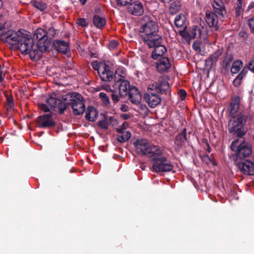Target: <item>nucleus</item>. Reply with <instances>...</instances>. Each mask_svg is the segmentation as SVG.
<instances>
[{"label":"nucleus","instance_id":"nucleus-21","mask_svg":"<svg viewBox=\"0 0 254 254\" xmlns=\"http://www.w3.org/2000/svg\"><path fill=\"white\" fill-rule=\"evenodd\" d=\"M128 96L129 100L132 103L135 105H138L140 104L141 100V96L135 87L132 86L130 89H129Z\"/></svg>","mask_w":254,"mask_h":254},{"label":"nucleus","instance_id":"nucleus-11","mask_svg":"<svg viewBox=\"0 0 254 254\" xmlns=\"http://www.w3.org/2000/svg\"><path fill=\"white\" fill-rule=\"evenodd\" d=\"M47 103L54 109H57L60 114L64 113L66 109V105L61 99L56 98L55 95L50 96L47 99Z\"/></svg>","mask_w":254,"mask_h":254},{"label":"nucleus","instance_id":"nucleus-18","mask_svg":"<svg viewBox=\"0 0 254 254\" xmlns=\"http://www.w3.org/2000/svg\"><path fill=\"white\" fill-rule=\"evenodd\" d=\"M224 0H213L212 6L214 12L223 17L226 13Z\"/></svg>","mask_w":254,"mask_h":254},{"label":"nucleus","instance_id":"nucleus-19","mask_svg":"<svg viewBox=\"0 0 254 254\" xmlns=\"http://www.w3.org/2000/svg\"><path fill=\"white\" fill-rule=\"evenodd\" d=\"M98 74L102 80L104 81H110L113 78V72L110 69L109 66L106 64L104 67L101 66Z\"/></svg>","mask_w":254,"mask_h":254},{"label":"nucleus","instance_id":"nucleus-2","mask_svg":"<svg viewBox=\"0 0 254 254\" xmlns=\"http://www.w3.org/2000/svg\"><path fill=\"white\" fill-rule=\"evenodd\" d=\"M159 92L162 94L170 95V88L166 77H162L159 79L158 82L149 84L147 88V92L144 95L145 101L151 108H154L161 102V97L155 93Z\"/></svg>","mask_w":254,"mask_h":254},{"label":"nucleus","instance_id":"nucleus-27","mask_svg":"<svg viewBox=\"0 0 254 254\" xmlns=\"http://www.w3.org/2000/svg\"><path fill=\"white\" fill-rule=\"evenodd\" d=\"M116 130L120 133L117 136V139L120 142H125L127 141L131 137V133L128 131H122V129H117Z\"/></svg>","mask_w":254,"mask_h":254},{"label":"nucleus","instance_id":"nucleus-4","mask_svg":"<svg viewBox=\"0 0 254 254\" xmlns=\"http://www.w3.org/2000/svg\"><path fill=\"white\" fill-rule=\"evenodd\" d=\"M135 152L140 156H147L149 159L151 156L161 148L160 147L151 144L146 139L139 138L135 140L133 143Z\"/></svg>","mask_w":254,"mask_h":254},{"label":"nucleus","instance_id":"nucleus-8","mask_svg":"<svg viewBox=\"0 0 254 254\" xmlns=\"http://www.w3.org/2000/svg\"><path fill=\"white\" fill-rule=\"evenodd\" d=\"M69 104L71 105L73 113L75 115L83 114L85 111L83 98L79 94H76L75 98L71 99Z\"/></svg>","mask_w":254,"mask_h":254},{"label":"nucleus","instance_id":"nucleus-62","mask_svg":"<svg viewBox=\"0 0 254 254\" xmlns=\"http://www.w3.org/2000/svg\"><path fill=\"white\" fill-rule=\"evenodd\" d=\"M125 119H127V115H125Z\"/></svg>","mask_w":254,"mask_h":254},{"label":"nucleus","instance_id":"nucleus-26","mask_svg":"<svg viewBox=\"0 0 254 254\" xmlns=\"http://www.w3.org/2000/svg\"><path fill=\"white\" fill-rule=\"evenodd\" d=\"M98 112L92 106L88 107L86 111L85 118L90 122L95 121L97 118Z\"/></svg>","mask_w":254,"mask_h":254},{"label":"nucleus","instance_id":"nucleus-46","mask_svg":"<svg viewBox=\"0 0 254 254\" xmlns=\"http://www.w3.org/2000/svg\"><path fill=\"white\" fill-rule=\"evenodd\" d=\"M111 97H112V100L113 101V102L116 104V103H117L119 101L120 97H120V95L118 96L117 94L115 93V91H113V92H112V94L111 95Z\"/></svg>","mask_w":254,"mask_h":254},{"label":"nucleus","instance_id":"nucleus-37","mask_svg":"<svg viewBox=\"0 0 254 254\" xmlns=\"http://www.w3.org/2000/svg\"><path fill=\"white\" fill-rule=\"evenodd\" d=\"M115 76L121 77V79L126 78L127 76V70L124 67L121 66L117 68L115 71Z\"/></svg>","mask_w":254,"mask_h":254},{"label":"nucleus","instance_id":"nucleus-17","mask_svg":"<svg viewBox=\"0 0 254 254\" xmlns=\"http://www.w3.org/2000/svg\"><path fill=\"white\" fill-rule=\"evenodd\" d=\"M22 36H23V33H21L20 30H19L18 32L14 31L9 32L6 34L5 40L11 45H18Z\"/></svg>","mask_w":254,"mask_h":254},{"label":"nucleus","instance_id":"nucleus-61","mask_svg":"<svg viewBox=\"0 0 254 254\" xmlns=\"http://www.w3.org/2000/svg\"><path fill=\"white\" fill-rule=\"evenodd\" d=\"M125 119H127V115H125Z\"/></svg>","mask_w":254,"mask_h":254},{"label":"nucleus","instance_id":"nucleus-12","mask_svg":"<svg viewBox=\"0 0 254 254\" xmlns=\"http://www.w3.org/2000/svg\"><path fill=\"white\" fill-rule=\"evenodd\" d=\"M162 38L161 37V41L158 43H153L152 45H145L148 48H154V51L152 53V57L154 60L157 59L159 57L163 56L167 52V48L163 45Z\"/></svg>","mask_w":254,"mask_h":254},{"label":"nucleus","instance_id":"nucleus-44","mask_svg":"<svg viewBox=\"0 0 254 254\" xmlns=\"http://www.w3.org/2000/svg\"><path fill=\"white\" fill-rule=\"evenodd\" d=\"M77 24L79 26H81L83 27H87L88 25V23L85 18H80L77 19Z\"/></svg>","mask_w":254,"mask_h":254},{"label":"nucleus","instance_id":"nucleus-14","mask_svg":"<svg viewBox=\"0 0 254 254\" xmlns=\"http://www.w3.org/2000/svg\"><path fill=\"white\" fill-rule=\"evenodd\" d=\"M240 103V99L239 97L236 96L232 99L228 108L230 117L236 115L241 111H247Z\"/></svg>","mask_w":254,"mask_h":254},{"label":"nucleus","instance_id":"nucleus-36","mask_svg":"<svg viewBox=\"0 0 254 254\" xmlns=\"http://www.w3.org/2000/svg\"><path fill=\"white\" fill-rule=\"evenodd\" d=\"M244 0H237L236 3L235 15L239 16L243 12L244 9L242 8Z\"/></svg>","mask_w":254,"mask_h":254},{"label":"nucleus","instance_id":"nucleus-47","mask_svg":"<svg viewBox=\"0 0 254 254\" xmlns=\"http://www.w3.org/2000/svg\"><path fill=\"white\" fill-rule=\"evenodd\" d=\"M200 45L199 42L195 41L192 45V48L196 52L199 53L200 52Z\"/></svg>","mask_w":254,"mask_h":254},{"label":"nucleus","instance_id":"nucleus-5","mask_svg":"<svg viewBox=\"0 0 254 254\" xmlns=\"http://www.w3.org/2000/svg\"><path fill=\"white\" fill-rule=\"evenodd\" d=\"M150 160L153 163V169L157 173L171 171L173 166L163 154V150L160 148Z\"/></svg>","mask_w":254,"mask_h":254},{"label":"nucleus","instance_id":"nucleus-3","mask_svg":"<svg viewBox=\"0 0 254 254\" xmlns=\"http://www.w3.org/2000/svg\"><path fill=\"white\" fill-rule=\"evenodd\" d=\"M248 117L247 111H241L237 115L231 117L228 125L229 132L236 134L239 137H242L248 130L245 127Z\"/></svg>","mask_w":254,"mask_h":254},{"label":"nucleus","instance_id":"nucleus-28","mask_svg":"<svg viewBox=\"0 0 254 254\" xmlns=\"http://www.w3.org/2000/svg\"><path fill=\"white\" fill-rule=\"evenodd\" d=\"M46 33V31L44 29L41 28H38L34 32L33 38H36L39 40V44H40L43 39H47Z\"/></svg>","mask_w":254,"mask_h":254},{"label":"nucleus","instance_id":"nucleus-13","mask_svg":"<svg viewBox=\"0 0 254 254\" xmlns=\"http://www.w3.org/2000/svg\"><path fill=\"white\" fill-rule=\"evenodd\" d=\"M237 166L244 174L254 175V163L249 160H245L244 162H238Z\"/></svg>","mask_w":254,"mask_h":254},{"label":"nucleus","instance_id":"nucleus-1","mask_svg":"<svg viewBox=\"0 0 254 254\" xmlns=\"http://www.w3.org/2000/svg\"><path fill=\"white\" fill-rule=\"evenodd\" d=\"M158 23L148 16H144L141 20L139 29L140 39L144 45H152L153 43H158L161 41V36L159 34Z\"/></svg>","mask_w":254,"mask_h":254},{"label":"nucleus","instance_id":"nucleus-59","mask_svg":"<svg viewBox=\"0 0 254 254\" xmlns=\"http://www.w3.org/2000/svg\"><path fill=\"white\" fill-rule=\"evenodd\" d=\"M3 140V138L0 137V142H2Z\"/></svg>","mask_w":254,"mask_h":254},{"label":"nucleus","instance_id":"nucleus-56","mask_svg":"<svg viewBox=\"0 0 254 254\" xmlns=\"http://www.w3.org/2000/svg\"><path fill=\"white\" fill-rule=\"evenodd\" d=\"M105 89H106V91H111V92H113V91H114L113 90H112V89H111V88H110L109 86H107V87H106L105 88Z\"/></svg>","mask_w":254,"mask_h":254},{"label":"nucleus","instance_id":"nucleus-52","mask_svg":"<svg viewBox=\"0 0 254 254\" xmlns=\"http://www.w3.org/2000/svg\"><path fill=\"white\" fill-rule=\"evenodd\" d=\"M249 68L251 71L254 72V58L249 63Z\"/></svg>","mask_w":254,"mask_h":254},{"label":"nucleus","instance_id":"nucleus-10","mask_svg":"<svg viewBox=\"0 0 254 254\" xmlns=\"http://www.w3.org/2000/svg\"><path fill=\"white\" fill-rule=\"evenodd\" d=\"M113 87L118 89L119 94L121 97L126 96L131 88L128 81L121 78L115 82Z\"/></svg>","mask_w":254,"mask_h":254},{"label":"nucleus","instance_id":"nucleus-39","mask_svg":"<svg viewBox=\"0 0 254 254\" xmlns=\"http://www.w3.org/2000/svg\"><path fill=\"white\" fill-rule=\"evenodd\" d=\"M98 126L103 129H107L109 127L108 122L107 121V117H105L104 119L98 122Z\"/></svg>","mask_w":254,"mask_h":254},{"label":"nucleus","instance_id":"nucleus-20","mask_svg":"<svg viewBox=\"0 0 254 254\" xmlns=\"http://www.w3.org/2000/svg\"><path fill=\"white\" fill-rule=\"evenodd\" d=\"M128 9L131 14L136 16L141 15L144 11L142 4L139 1H135L130 3Z\"/></svg>","mask_w":254,"mask_h":254},{"label":"nucleus","instance_id":"nucleus-15","mask_svg":"<svg viewBox=\"0 0 254 254\" xmlns=\"http://www.w3.org/2000/svg\"><path fill=\"white\" fill-rule=\"evenodd\" d=\"M187 131L186 128H184L183 130L179 133L176 137L174 141V149L176 151H179L181 148L184 145L186 141L187 140Z\"/></svg>","mask_w":254,"mask_h":254},{"label":"nucleus","instance_id":"nucleus-6","mask_svg":"<svg viewBox=\"0 0 254 254\" xmlns=\"http://www.w3.org/2000/svg\"><path fill=\"white\" fill-rule=\"evenodd\" d=\"M17 47L22 54H29L32 60H35L37 51L35 49L33 39L29 33L26 31L23 33V36L21 38Z\"/></svg>","mask_w":254,"mask_h":254},{"label":"nucleus","instance_id":"nucleus-25","mask_svg":"<svg viewBox=\"0 0 254 254\" xmlns=\"http://www.w3.org/2000/svg\"><path fill=\"white\" fill-rule=\"evenodd\" d=\"M222 51L220 50H217L210 55L205 61V64L207 66L212 67L214 64L217 61L218 58L221 56Z\"/></svg>","mask_w":254,"mask_h":254},{"label":"nucleus","instance_id":"nucleus-49","mask_svg":"<svg viewBox=\"0 0 254 254\" xmlns=\"http://www.w3.org/2000/svg\"><path fill=\"white\" fill-rule=\"evenodd\" d=\"M178 94H179L180 99L182 100H184L185 99V98L186 97V95H187V93L184 90H183V89L180 90L179 91Z\"/></svg>","mask_w":254,"mask_h":254},{"label":"nucleus","instance_id":"nucleus-41","mask_svg":"<svg viewBox=\"0 0 254 254\" xmlns=\"http://www.w3.org/2000/svg\"><path fill=\"white\" fill-rule=\"evenodd\" d=\"M4 95L6 98L7 106L9 108H12L14 106V102L12 96L8 95L6 92L4 93Z\"/></svg>","mask_w":254,"mask_h":254},{"label":"nucleus","instance_id":"nucleus-33","mask_svg":"<svg viewBox=\"0 0 254 254\" xmlns=\"http://www.w3.org/2000/svg\"><path fill=\"white\" fill-rule=\"evenodd\" d=\"M186 18L183 14H179L175 19V24L178 28L183 27L184 25Z\"/></svg>","mask_w":254,"mask_h":254},{"label":"nucleus","instance_id":"nucleus-23","mask_svg":"<svg viewBox=\"0 0 254 254\" xmlns=\"http://www.w3.org/2000/svg\"><path fill=\"white\" fill-rule=\"evenodd\" d=\"M157 69L160 72H163L168 70L171 67V64L168 58L162 57L160 58L157 63Z\"/></svg>","mask_w":254,"mask_h":254},{"label":"nucleus","instance_id":"nucleus-32","mask_svg":"<svg viewBox=\"0 0 254 254\" xmlns=\"http://www.w3.org/2000/svg\"><path fill=\"white\" fill-rule=\"evenodd\" d=\"M243 65V63L240 60H237L233 62L232 67L231 68V72L233 74L238 73Z\"/></svg>","mask_w":254,"mask_h":254},{"label":"nucleus","instance_id":"nucleus-55","mask_svg":"<svg viewBox=\"0 0 254 254\" xmlns=\"http://www.w3.org/2000/svg\"><path fill=\"white\" fill-rule=\"evenodd\" d=\"M3 77L2 76V71H0V82L3 81Z\"/></svg>","mask_w":254,"mask_h":254},{"label":"nucleus","instance_id":"nucleus-51","mask_svg":"<svg viewBox=\"0 0 254 254\" xmlns=\"http://www.w3.org/2000/svg\"><path fill=\"white\" fill-rule=\"evenodd\" d=\"M40 108L41 110H42L45 112H48L50 111V109L47 106V105L44 104H42L40 105Z\"/></svg>","mask_w":254,"mask_h":254},{"label":"nucleus","instance_id":"nucleus-60","mask_svg":"<svg viewBox=\"0 0 254 254\" xmlns=\"http://www.w3.org/2000/svg\"><path fill=\"white\" fill-rule=\"evenodd\" d=\"M2 5V1L1 0H0V7Z\"/></svg>","mask_w":254,"mask_h":254},{"label":"nucleus","instance_id":"nucleus-53","mask_svg":"<svg viewBox=\"0 0 254 254\" xmlns=\"http://www.w3.org/2000/svg\"><path fill=\"white\" fill-rule=\"evenodd\" d=\"M127 126H128V125L127 123H124L122 124V125L121 127H120L119 128H118L117 129H122V131L126 130Z\"/></svg>","mask_w":254,"mask_h":254},{"label":"nucleus","instance_id":"nucleus-40","mask_svg":"<svg viewBox=\"0 0 254 254\" xmlns=\"http://www.w3.org/2000/svg\"><path fill=\"white\" fill-rule=\"evenodd\" d=\"M106 64L105 63H99L97 61H94L91 63V65L92 68L97 71V73H99V70L101 69V66H104Z\"/></svg>","mask_w":254,"mask_h":254},{"label":"nucleus","instance_id":"nucleus-58","mask_svg":"<svg viewBox=\"0 0 254 254\" xmlns=\"http://www.w3.org/2000/svg\"><path fill=\"white\" fill-rule=\"evenodd\" d=\"M207 151L210 152V147L209 146L208 143L207 142Z\"/></svg>","mask_w":254,"mask_h":254},{"label":"nucleus","instance_id":"nucleus-7","mask_svg":"<svg viewBox=\"0 0 254 254\" xmlns=\"http://www.w3.org/2000/svg\"><path fill=\"white\" fill-rule=\"evenodd\" d=\"M231 148L235 152V156L240 159L248 157L252 151L251 146L249 143L243 142L239 144L238 139L232 141Z\"/></svg>","mask_w":254,"mask_h":254},{"label":"nucleus","instance_id":"nucleus-35","mask_svg":"<svg viewBox=\"0 0 254 254\" xmlns=\"http://www.w3.org/2000/svg\"><path fill=\"white\" fill-rule=\"evenodd\" d=\"M247 72V70L245 69L241 71L233 81V83L235 86H237L240 84L242 79L246 75Z\"/></svg>","mask_w":254,"mask_h":254},{"label":"nucleus","instance_id":"nucleus-30","mask_svg":"<svg viewBox=\"0 0 254 254\" xmlns=\"http://www.w3.org/2000/svg\"><path fill=\"white\" fill-rule=\"evenodd\" d=\"M182 7V4L180 1L176 0L172 2L169 7V11L171 14H174L179 11Z\"/></svg>","mask_w":254,"mask_h":254},{"label":"nucleus","instance_id":"nucleus-63","mask_svg":"<svg viewBox=\"0 0 254 254\" xmlns=\"http://www.w3.org/2000/svg\"><path fill=\"white\" fill-rule=\"evenodd\" d=\"M125 119H127V115H125Z\"/></svg>","mask_w":254,"mask_h":254},{"label":"nucleus","instance_id":"nucleus-9","mask_svg":"<svg viewBox=\"0 0 254 254\" xmlns=\"http://www.w3.org/2000/svg\"><path fill=\"white\" fill-rule=\"evenodd\" d=\"M38 126L43 128H50L55 126L56 123L53 114H47L38 117L37 119Z\"/></svg>","mask_w":254,"mask_h":254},{"label":"nucleus","instance_id":"nucleus-34","mask_svg":"<svg viewBox=\"0 0 254 254\" xmlns=\"http://www.w3.org/2000/svg\"><path fill=\"white\" fill-rule=\"evenodd\" d=\"M32 5L36 8L41 11H44L47 8V4L40 1H33L32 2Z\"/></svg>","mask_w":254,"mask_h":254},{"label":"nucleus","instance_id":"nucleus-43","mask_svg":"<svg viewBox=\"0 0 254 254\" xmlns=\"http://www.w3.org/2000/svg\"><path fill=\"white\" fill-rule=\"evenodd\" d=\"M109 126L115 127L117 125L118 121L114 117L107 116Z\"/></svg>","mask_w":254,"mask_h":254},{"label":"nucleus","instance_id":"nucleus-16","mask_svg":"<svg viewBox=\"0 0 254 254\" xmlns=\"http://www.w3.org/2000/svg\"><path fill=\"white\" fill-rule=\"evenodd\" d=\"M50 42L47 39H43L40 44H39V40H38L36 45H35V49L37 51V54L35 56V60L39 59L42 54L46 52L50 46Z\"/></svg>","mask_w":254,"mask_h":254},{"label":"nucleus","instance_id":"nucleus-31","mask_svg":"<svg viewBox=\"0 0 254 254\" xmlns=\"http://www.w3.org/2000/svg\"><path fill=\"white\" fill-rule=\"evenodd\" d=\"M201 31L197 26H193L189 32V36L191 38H194L197 36L200 37Z\"/></svg>","mask_w":254,"mask_h":254},{"label":"nucleus","instance_id":"nucleus-64","mask_svg":"<svg viewBox=\"0 0 254 254\" xmlns=\"http://www.w3.org/2000/svg\"><path fill=\"white\" fill-rule=\"evenodd\" d=\"M1 68V65H0V69Z\"/></svg>","mask_w":254,"mask_h":254},{"label":"nucleus","instance_id":"nucleus-57","mask_svg":"<svg viewBox=\"0 0 254 254\" xmlns=\"http://www.w3.org/2000/svg\"><path fill=\"white\" fill-rule=\"evenodd\" d=\"M80 3L82 4V5H84L86 3V1H87V0H78Z\"/></svg>","mask_w":254,"mask_h":254},{"label":"nucleus","instance_id":"nucleus-50","mask_svg":"<svg viewBox=\"0 0 254 254\" xmlns=\"http://www.w3.org/2000/svg\"><path fill=\"white\" fill-rule=\"evenodd\" d=\"M249 25L252 32L254 34V17L249 20Z\"/></svg>","mask_w":254,"mask_h":254},{"label":"nucleus","instance_id":"nucleus-42","mask_svg":"<svg viewBox=\"0 0 254 254\" xmlns=\"http://www.w3.org/2000/svg\"><path fill=\"white\" fill-rule=\"evenodd\" d=\"M46 37L47 39H51L53 38L56 34V31L53 27H50L48 30L46 31Z\"/></svg>","mask_w":254,"mask_h":254},{"label":"nucleus","instance_id":"nucleus-29","mask_svg":"<svg viewBox=\"0 0 254 254\" xmlns=\"http://www.w3.org/2000/svg\"><path fill=\"white\" fill-rule=\"evenodd\" d=\"M94 25L98 28H102L106 25V19L103 17L95 15L93 17Z\"/></svg>","mask_w":254,"mask_h":254},{"label":"nucleus","instance_id":"nucleus-24","mask_svg":"<svg viewBox=\"0 0 254 254\" xmlns=\"http://www.w3.org/2000/svg\"><path fill=\"white\" fill-rule=\"evenodd\" d=\"M54 45L59 52L62 53H66L69 50L68 43L63 40H56L54 42Z\"/></svg>","mask_w":254,"mask_h":254},{"label":"nucleus","instance_id":"nucleus-22","mask_svg":"<svg viewBox=\"0 0 254 254\" xmlns=\"http://www.w3.org/2000/svg\"><path fill=\"white\" fill-rule=\"evenodd\" d=\"M216 13L213 12H206L205 20L210 27H214L217 29L218 18Z\"/></svg>","mask_w":254,"mask_h":254},{"label":"nucleus","instance_id":"nucleus-54","mask_svg":"<svg viewBox=\"0 0 254 254\" xmlns=\"http://www.w3.org/2000/svg\"><path fill=\"white\" fill-rule=\"evenodd\" d=\"M5 29L4 24L0 23V36L2 35L3 31Z\"/></svg>","mask_w":254,"mask_h":254},{"label":"nucleus","instance_id":"nucleus-38","mask_svg":"<svg viewBox=\"0 0 254 254\" xmlns=\"http://www.w3.org/2000/svg\"><path fill=\"white\" fill-rule=\"evenodd\" d=\"M99 96L103 103L105 105H109L110 101L107 95L103 92H100L99 94Z\"/></svg>","mask_w":254,"mask_h":254},{"label":"nucleus","instance_id":"nucleus-45","mask_svg":"<svg viewBox=\"0 0 254 254\" xmlns=\"http://www.w3.org/2000/svg\"><path fill=\"white\" fill-rule=\"evenodd\" d=\"M132 0H116L119 6H125L129 3Z\"/></svg>","mask_w":254,"mask_h":254},{"label":"nucleus","instance_id":"nucleus-48","mask_svg":"<svg viewBox=\"0 0 254 254\" xmlns=\"http://www.w3.org/2000/svg\"><path fill=\"white\" fill-rule=\"evenodd\" d=\"M119 43L115 40H112L109 44V48L110 50L115 49L118 45Z\"/></svg>","mask_w":254,"mask_h":254}]
</instances>
